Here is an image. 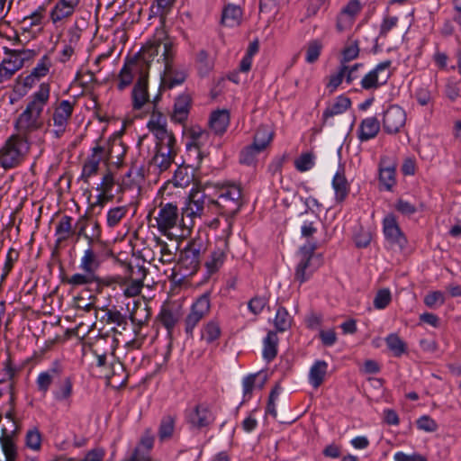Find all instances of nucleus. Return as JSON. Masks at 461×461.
Masks as SVG:
<instances>
[{
    "label": "nucleus",
    "mask_w": 461,
    "mask_h": 461,
    "mask_svg": "<svg viewBox=\"0 0 461 461\" xmlns=\"http://www.w3.org/2000/svg\"><path fill=\"white\" fill-rule=\"evenodd\" d=\"M63 371L64 369L60 362H53L50 367L38 375L36 379L38 391L45 395L50 385L62 376Z\"/></svg>",
    "instance_id": "6ab92c4d"
},
{
    "label": "nucleus",
    "mask_w": 461,
    "mask_h": 461,
    "mask_svg": "<svg viewBox=\"0 0 461 461\" xmlns=\"http://www.w3.org/2000/svg\"><path fill=\"white\" fill-rule=\"evenodd\" d=\"M50 86L49 83H41L39 89L31 96L25 110L14 122L16 134L28 139L30 135L43 126L41 113L50 99Z\"/></svg>",
    "instance_id": "f03ea898"
},
{
    "label": "nucleus",
    "mask_w": 461,
    "mask_h": 461,
    "mask_svg": "<svg viewBox=\"0 0 461 461\" xmlns=\"http://www.w3.org/2000/svg\"><path fill=\"white\" fill-rule=\"evenodd\" d=\"M156 139L155 149H170L177 151L176 140L172 131L167 129L153 134Z\"/></svg>",
    "instance_id": "58836bf2"
},
{
    "label": "nucleus",
    "mask_w": 461,
    "mask_h": 461,
    "mask_svg": "<svg viewBox=\"0 0 461 461\" xmlns=\"http://www.w3.org/2000/svg\"><path fill=\"white\" fill-rule=\"evenodd\" d=\"M274 324L276 330L280 332L285 331L291 327L292 317L287 310L284 307H279L274 320Z\"/></svg>",
    "instance_id": "8fccbe9b"
},
{
    "label": "nucleus",
    "mask_w": 461,
    "mask_h": 461,
    "mask_svg": "<svg viewBox=\"0 0 461 461\" xmlns=\"http://www.w3.org/2000/svg\"><path fill=\"white\" fill-rule=\"evenodd\" d=\"M180 307L171 304L163 305L158 316L161 324L170 333L181 318Z\"/></svg>",
    "instance_id": "b1692460"
},
{
    "label": "nucleus",
    "mask_w": 461,
    "mask_h": 461,
    "mask_svg": "<svg viewBox=\"0 0 461 461\" xmlns=\"http://www.w3.org/2000/svg\"><path fill=\"white\" fill-rule=\"evenodd\" d=\"M19 432V425L12 422L10 428L3 427L0 435L1 450L5 456V460L16 461L18 457V447L16 444Z\"/></svg>",
    "instance_id": "f8f14e48"
},
{
    "label": "nucleus",
    "mask_w": 461,
    "mask_h": 461,
    "mask_svg": "<svg viewBox=\"0 0 461 461\" xmlns=\"http://www.w3.org/2000/svg\"><path fill=\"white\" fill-rule=\"evenodd\" d=\"M159 100V95H158L152 100V113L149 121L148 122V129L152 134L159 132L167 129V122L166 118L162 113L157 110V103Z\"/></svg>",
    "instance_id": "473e14b6"
},
{
    "label": "nucleus",
    "mask_w": 461,
    "mask_h": 461,
    "mask_svg": "<svg viewBox=\"0 0 461 461\" xmlns=\"http://www.w3.org/2000/svg\"><path fill=\"white\" fill-rule=\"evenodd\" d=\"M76 7L65 0H59L50 12V19L53 23H57L66 18L70 17L75 13Z\"/></svg>",
    "instance_id": "c9c22d12"
},
{
    "label": "nucleus",
    "mask_w": 461,
    "mask_h": 461,
    "mask_svg": "<svg viewBox=\"0 0 461 461\" xmlns=\"http://www.w3.org/2000/svg\"><path fill=\"white\" fill-rule=\"evenodd\" d=\"M24 446L34 452H39L41 449L42 434L36 426L27 429L24 436Z\"/></svg>",
    "instance_id": "79ce46f5"
},
{
    "label": "nucleus",
    "mask_w": 461,
    "mask_h": 461,
    "mask_svg": "<svg viewBox=\"0 0 461 461\" xmlns=\"http://www.w3.org/2000/svg\"><path fill=\"white\" fill-rule=\"evenodd\" d=\"M123 269L124 276H107L104 281L105 285L118 284L121 286L125 285L123 294L126 297H134L140 294L144 285V280L149 273L145 267L146 261H120Z\"/></svg>",
    "instance_id": "7ed1b4c3"
},
{
    "label": "nucleus",
    "mask_w": 461,
    "mask_h": 461,
    "mask_svg": "<svg viewBox=\"0 0 461 461\" xmlns=\"http://www.w3.org/2000/svg\"><path fill=\"white\" fill-rule=\"evenodd\" d=\"M397 163L393 158L387 156L380 158L378 165L379 189L392 192L396 185Z\"/></svg>",
    "instance_id": "4468645a"
},
{
    "label": "nucleus",
    "mask_w": 461,
    "mask_h": 461,
    "mask_svg": "<svg viewBox=\"0 0 461 461\" xmlns=\"http://www.w3.org/2000/svg\"><path fill=\"white\" fill-rule=\"evenodd\" d=\"M132 67H140V73L148 72L147 65L144 62L143 59L140 56V51L132 58L129 62H126L122 68L119 75H118V85L117 88L120 91L124 90L127 86H129L133 80L132 75Z\"/></svg>",
    "instance_id": "a211bd4d"
},
{
    "label": "nucleus",
    "mask_w": 461,
    "mask_h": 461,
    "mask_svg": "<svg viewBox=\"0 0 461 461\" xmlns=\"http://www.w3.org/2000/svg\"><path fill=\"white\" fill-rule=\"evenodd\" d=\"M319 267L318 261H299L295 267V280L301 284L304 283Z\"/></svg>",
    "instance_id": "4c0bfd02"
},
{
    "label": "nucleus",
    "mask_w": 461,
    "mask_h": 461,
    "mask_svg": "<svg viewBox=\"0 0 461 461\" xmlns=\"http://www.w3.org/2000/svg\"><path fill=\"white\" fill-rule=\"evenodd\" d=\"M391 292L389 289L379 290L374 298V306L378 310L384 309L391 302Z\"/></svg>",
    "instance_id": "052dcab7"
},
{
    "label": "nucleus",
    "mask_w": 461,
    "mask_h": 461,
    "mask_svg": "<svg viewBox=\"0 0 461 461\" xmlns=\"http://www.w3.org/2000/svg\"><path fill=\"white\" fill-rule=\"evenodd\" d=\"M58 382V386L52 393L53 397L57 402L69 405L73 394L72 379L69 376H61Z\"/></svg>",
    "instance_id": "c85d7f7f"
},
{
    "label": "nucleus",
    "mask_w": 461,
    "mask_h": 461,
    "mask_svg": "<svg viewBox=\"0 0 461 461\" xmlns=\"http://www.w3.org/2000/svg\"><path fill=\"white\" fill-rule=\"evenodd\" d=\"M177 151L156 149L151 159V165L158 167L160 172L167 170L175 160Z\"/></svg>",
    "instance_id": "72a5a7b5"
},
{
    "label": "nucleus",
    "mask_w": 461,
    "mask_h": 461,
    "mask_svg": "<svg viewBox=\"0 0 461 461\" xmlns=\"http://www.w3.org/2000/svg\"><path fill=\"white\" fill-rule=\"evenodd\" d=\"M149 73L141 72L131 91L133 110H140L145 104H151L148 91Z\"/></svg>",
    "instance_id": "f3484780"
},
{
    "label": "nucleus",
    "mask_w": 461,
    "mask_h": 461,
    "mask_svg": "<svg viewBox=\"0 0 461 461\" xmlns=\"http://www.w3.org/2000/svg\"><path fill=\"white\" fill-rule=\"evenodd\" d=\"M176 0H156L151 7L150 11L154 15L165 17L170 11Z\"/></svg>",
    "instance_id": "5fc2aeb1"
},
{
    "label": "nucleus",
    "mask_w": 461,
    "mask_h": 461,
    "mask_svg": "<svg viewBox=\"0 0 461 461\" xmlns=\"http://www.w3.org/2000/svg\"><path fill=\"white\" fill-rule=\"evenodd\" d=\"M329 365L324 360H316L310 368L308 379L311 385L317 389L325 381Z\"/></svg>",
    "instance_id": "7c9ffc66"
},
{
    "label": "nucleus",
    "mask_w": 461,
    "mask_h": 461,
    "mask_svg": "<svg viewBox=\"0 0 461 461\" xmlns=\"http://www.w3.org/2000/svg\"><path fill=\"white\" fill-rule=\"evenodd\" d=\"M30 146L28 139L12 134L0 149V166L5 169L18 167L28 154Z\"/></svg>",
    "instance_id": "39448f33"
},
{
    "label": "nucleus",
    "mask_w": 461,
    "mask_h": 461,
    "mask_svg": "<svg viewBox=\"0 0 461 461\" xmlns=\"http://www.w3.org/2000/svg\"><path fill=\"white\" fill-rule=\"evenodd\" d=\"M51 59L49 55H43L36 67L32 70L31 74L25 77L23 85L26 87H32L36 81H39L41 77H45L51 67Z\"/></svg>",
    "instance_id": "5701e85b"
},
{
    "label": "nucleus",
    "mask_w": 461,
    "mask_h": 461,
    "mask_svg": "<svg viewBox=\"0 0 461 461\" xmlns=\"http://www.w3.org/2000/svg\"><path fill=\"white\" fill-rule=\"evenodd\" d=\"M140 56L146 63L147 68H149L155 58H158V64L163 65L161 73V86L163 88L171 89L185 80V73L174 67L176 47L168 37L148 41L140 50Z\"/></svg>",
    "instance_id": "f257e3e1"
},
{
    "label": "nucleus",
    "mask_w": 461,
    "mask_h": 461,
    "mask_svg": "<svg viewBox=\"0 0 461 461\" xmlns=\"http://www.w3.org/2000/svg\"><path fill=\"white\" fill-rule=\"evenodd\" d=\"M391 66L392 61L389 59L377 64L374 69L366 74L361 79V87L365 90H371L377 89L385 85L392 76Z\"/></svg>",
    "instance_id": "9b49d317"
},
{
    "label": "nucleus",
    "mask_w": 461,
    "mask_h": 461,
    "mask_svg": "<svg viewBox=\"0 0 461 461\" xmlns=\"http://www.w3.org/2000/svg\"><path fill=\"white\" fill-rule=\"evenodd\" d=\"M263 150L255 144L245 147L240 154V162L244 165L250 166L257 160L258 155Z\"/></svg>",
    "instance_id": "3c124183"
},
{
    "label": "nucleus",
    "mask_w": 461,
    "mask_h": 461,
    "mask_svg": "<svg viewBox=\"0 0 461 461\" xmlns=\"http://www.w3.org/2000/svg\"><path fill=\"white\" fill-rule=\"evenodd\" d=\"M213 201L214 199L206 194L203 189H192L188 195V203L182 209L181 224L192 229L194 219L202 216L205 205L213 208Z\"/></svg>",
    "instance_id": "423d86ee"
},
{
    "label": "nucleus",
    "mask_w": 461,
    "mask_h": 461,
    "mask_svg": "<svg viewBox=\"0 0 461 461\" xmlns=\"http://www.w3.org/2000/svg\"><path fill=\"white\" fill-rule=\"evenodd\" d=\"M72 217L68 215H63L60 218L55 230L57 245H60L63 241H66L75 234L76 230L72 228Z\"/></svg>",
    "instance_id": "2f4dec72"
},
{
    "label": "nucleus",
    "mask_w": 461,
    "mask_h": 461,
    "mask_svg": "<svg viewBox=\"0 0 461 461\" xmlns=\"http://www.w3.org/2000/svg\"><path fill=\"white\" fill-rule=\"evenodd\" d=\"M217 198L213 201V209L226 217L236 215L242 204V191L240 185L225 183L216 187Z\"/></svg>",
    "instance_id": "20e7f679"
},
{
    "label": "nucleus",
    "mask_w": 461,
    "mask_h": 461,
    "mask_svg": "<svg viewBox=\"0 0 461 461\" xmlns=\"http://www.w3.org/2000/svg\"><path fill=\"white\" fill-rule=\"evenodd\" d=\"M320 247L316 243L308 242L300 249L301 257L303 259H312V258H319L321 256V252L317 250Z\"/></svg>",
    "instance_id": "0e129e2a"
},
{
    "label": "nucleus",
    "mask_w": 461,
    "mask_h": 461,
    "mask_svg": "<svg viewBox=\"0 0 461 461\" xmlns=\"http://www.w3.org/2000/svg\"><path fill=\"white\" fill-rule=\"evenodd\" d=\"M105 280H106V277L101 279L98 276H92V275L85 274V273H77V274H74L73 276H71L68 279V283L72 285H83L93 284L95 282L103 283L105 285V283H104Z\"/></svg>",
    "instance_id": "09e8293b"
},
{
    "label": "nucleus",
    "mask_w": 461,
    "mask_h": 461,
    "mask_svg": "<svg viewBox=\"0 0 461 461\" xmlns=\"http://www.w3.org/2000/svg\"><path fill=\"white\" fill-rule=\"evenodd\" d=\"M322 43L319 40H313L308 42L306 46L305 60L309 64L315 63L321 55Z\"/></svg>",
    "instance_id": "603ef678"
},
{
    "label": "nucleus",
    "mask_w": 461,
    "mask_h": 461,
    "mask_svg": "<svg viewBox=\"0 0 461 461\" xmlns=\"http://www.w3.org/2000/svg\"><path fill=\"white\" fill-rule=\"evenodd\" d=\"M122 461H150V456L147 451L138 446Z\"/></svg>",
    "instance_id": "774afa93"
},
{
    "label": "nucleus",
    "mask_w": 461,
    "mask_h": 461,
    "mask_svg": "<svg viewBox=\"0 0 461 461\" xmlns=\"http://www.w3.org/2000/svg\"><path fill=\"white\" fill-rule=\"evenodd\" d=\"M230 123V113L227 110H218L212 113L210 127L215 134H222L226 131Z\"/></svg>",
    "instance_id": "f704fd0d"
},
{
    "label": "nucleus",
    "mask_w": 461,
    "mask_h": 461,
    "mask_svg": "<svg viewBox=\"0 0 461 461\" xmlns=\"http://www.w3.org/2000/svg\"><path fill=\"white\" fill-rule=\"evenodd\" d=\"M125 152L126 149L119 139H115L110 142L108 149L109 158H117L118 160H121Z\"/></svg>",
    "instance_id": "680f3d73"
},
{
    "label": "nucleus",
    "mask_w": 461,
    "mask_h": 461,
    "mask_svg": "<svg viewBox=\"0 0 461 461\" xmlns=\"http://www.w3.org/2000/svg\"><path fill=\"white\" fill-rule=\"evenodd\" d=\"M154 440L155 437L152 433V430L150 429H147L140 437V442L137 446L149 454L154 446Z\"/></svg>",
    "instance_id": "338daca9"
},
{
    "label": "nucleus",
    "mask_w": 461,
    "mask_h": 461,
    "mask_svg": "<svg viewBox=\"0 0 461 461\" xmlns=\"http://www.w3.org/2000/svg\"><path fill=\"white\" fill-rule=\"evenodd\" d=\"M215 420V410L207 402L198 403L186 411V421L192 429H208Z\"/></svg>",
    "instance_id": "0eeeda50"
},
{
    "label": "nucleus",
    "mask_w": 461,
    "mask_h": 461,
    "mask_svg": "<svg viewBox=\"0 0 461 461\" xmlns=\"http://www.w3.org/2000/svg\"><path fill=\"white\" fill-rule=\"evenodd\" d=\"M74 105L75 103L62 100L54 108L51 120L54 126L52 132L56 138H60L65 133L74 111Z\"/></svg>",
    "instance_id": "ddd939ff"
},
{
    "label": "nucleus",
    "mask_w": 461,
    "mask_h": 461,
    "mask_svg": "<svg viewBox=\"0 0 461 461\" xmlns=\"http://www.w3.org/2000/svg\"><path fill=\"white\" fill-rule=\"evenodd\" d=\"M424 303L429 308L443 305L445 303V295L441 291L429 292L424 297Z\"/></svg>",
    "instance_id": "13d9d810"
},
{
    "label": "nucleus",
    "mask_w": 461,
    "mask_h": 461,
    "mask_svg": "<svg viewBox=\"0 0 461 461\" xmlns=\"http://www.w3.org/2000/svg\"><path fill=\"white\" fill-rule=\"evenodd\" d=\"M242 10L240 6L228 5L221 14V24L228 27L238 26L241 22Z\"/></svg>",
    "instance_id": "e433bc0d"
},
{
    "label": "nucleus",
    "mask_w": 461,
    "mask_h": 461,
    "mask_svg": "<svg viewBox=\"0 0 461 461\" xmlns=\"http://www.w3.org/2000/svg\"><path fill=\"white\" fill-rule=\"evenodd\" d=\"M348 71V66L342 65L339 71L333 75L330 76L329 82L327 84V88L330 89V92H334L337 87L342 83L343 79L346 77V72Z\"/></svg>",
    "instance_id": "6e6d98bb"
},
{
    "label": "nucleus",
    "mask_w": 461,
    "mask_h": 461,
    "mask_svg": "<svg viewBox=\"0 0 461 461\" xmlns=\"http://www.w3.org/2000/svg\"><path fill=\"white\" fill-rule=\"evenodd\" d=\"M191 106V97L188 95H179L175 102L171 120L175 122L184 123L188 117Z\"/></svg>",
    "instance_id": "cd10ccee"
},
{
    "label": "nucleus",
    "mask_w": 461,
    "mask_h": 461,
    "mask_svg": "<svg viewBox=\"0 0 461 461\" xmlns=\"http://www.w3.org/2000/svg\"><path fill=\"white\" fill-rule=\"evenodd\" d=\"M76 230L77 235H84L89 240H98L101 236V227L97 221H89L86 217L80 218L77 224Z\"/></svg>",
    "instance_id": "c756f323"
},
{
    "label": "nucleus",
    "mask_w": 461,
    "mask_h": 461,
    "mask_svg": "<svg viewBox=\"0 0 461 461\" xmlns=\"http://www.w3.org/2000/svg\"><path fill=\"white\" fill-rule=\"evenodd\" d=\"M281 392L280 385L276 384L270 392L268 402L267 405L266 412L269 415H271L273 418L276 419L277 417V411L276 408V401L278 399V396Z\"/></svg>",
    "instance_id": "bf43d9fd"
},
{
    "label": "nucleus",
    "mask_w": 461,
    "mask_h": 461,
    "mask_svg": "<svg viewBox=\"0 0 461 461\" xmlns=\"http://www.w3.org/2000/svg\"><path fill=\"white\" fill-rule=\"evenodd\" d=\"M382 122L386 133L395 134L405 125L406 113L402 107L391 105L384 111Z\"/></svg>",
    "instance_id": "2eb2a0df"
},
{
    "label": "nucleus",
    "mask_w": 461,
    "mask_h": 461,
    "mask_svg": "<svg viewBox=\"0 0 461 461\" xmlns=\"http://www.w3.org/2000/svg\"><path fill=\"white\" fill-rule=\"evenodd\" d=\"M221 335L220 323L215 320L207 321L201 329V339L207 344L217 341Z\"/></svg>",
    "instance_id": "ea45409f"
},
{
    "label": "nucleus",
    "mask_w": 461,
    "mask_h": 461,
    "mask_svg": "<svg viewBox=\"0 0 461 461\" xmlns=\"http://www.w3.org/2000/svg\"><path fill=\"white\" fill-rule=\"evenodd\" d=\"M314 166V155L311 152H305L295 159L294 167L300 172L310 170Z\"/></svg>",
    "instance_id": "864d4df0"
},
{
    "label": "nucleus",
    "mask_w": 461,
    "mask_h": 461,
    "mask_svg": "<svg viewBox=\"0 0 461 461\" xmlns=\"http://www.w3.org/2000/svg\"><path fill=\"white\" fill-rule=\"evenodd\" d=\"M383 229L384 236L390 244L397 247L400 250H403L407 240L397 223L395 215L389 213L384 218Z\"/></svg>",
    "instance_id": "dca6fc26"
},
{
    "label": "nucleus",
    "mask_w": 461,
    "mask_h": 461,
    "mask_svg": "<svg viewBox=\"0 0 461 461\" xmlns=\"http://www.w3.org/2000/svg\"><path fill=\"white\" fill-rule=\"evenodd\" d=\"M45 13V7L39 6L30 15L23 17L21 22L22 28L24 31L41 32L46 20Z\"/></svg>",
    "instance_id": "393cba45"
},
{
    "label": "nucleus",
    "mask_w": 461,
    "mask_h": 461,
    "mask_svg": "<svg viewBox=\"0 0 461 461\" xmlns=\"http://www.w3.org/2000/svg\"><path fill=\"white\" fill-rule=\"evenodd\" d=\"M194 181V175L189 167L180 166L175 171L173 182L175 186L185 188Z\"/></svg>",
    "instance_id": "c03bdc74"
},
{
    "label": "nucleus",
    "mask_w": 461,
    "mask_h": 461,
    "mask_svg": "<svg viewBox=\"0 0 461 461\" xmlns=\"http://www.w3.org/2000/svg\"><path fill=\"white\" fill-rule=\"evenodd\" d=\"M388 349L394 357H401L407 351L406 343L396 334L391 333L385 338Z\"/></svg>",
    "instance_id": "a18cd8bd"
},
{
    "label": "nucleus",
    "mask_w": 461,
    "mask_h": 461,
    "mask_svg": "<svg viewBox=\"0 0 461 461\" xmlns=\"http://www.w3.org/2000/svg\"><path fill=\"white\" fill-rule=\"evenodd\" d=\"M155 221L158 230L163 235L169 234V231L180 226L183 230H190L181 224V218H179V210L174 203H163L159 204V211L158 215L155 217Z\"/></svg>",
    "instance_id": "6e6552de"
},
{
    "label": "nucleus",
    "mask_w": 461,
    "mask_h": 461,
    "mask_svg": "<svg viewBox=\"0 0 461 461\" xmlns=\"http://www.w3.org/2000/svg\"><path fill=\"white\" fill-rule=\"evenodd\" d=\"M198 265L199 261H176L170 278L176 283H181L197 271Z\"/></svg>",
    "instance_id": "4be33fe9"
},
{
    "label": "nucleus",
    "mask_w": 461,
    "mask_h": 461,
    "mask_svg": "<svg viewBox=\"0 0 461 461\" xmlns=\"http://www.w3.org/2000/svg\"><path fill=\"white\" fill-rule=\"evenodd\" d=\"M210 309L211 303L208 293L203 294L192 304L190 312L185 319V331L189 337H193L194 329L210 313Z\"/></svg>",
    "instance_id": "9d476101"
},
{
    "label": "nucleus",
    "mask_w": 461,
    "mask_h": 461,
    "mask_svg": "<svg viewBox=\"0 0 461 461\" xmlns=\"http://www.w3.org/2000/svg\"><path fill=\"white\" fill-rule=\"evenodd\" d=\"M380 131V122L376 117H368L359 124L357 137L360 141H367L376 137Z\"/></svg>",
    "instance_id": "a878e982"
},
{
    "label": "nucleus",
    "mask_w": 461,
    "mask_h": 461,
    "mask_svg": "<svg viewBox=\"0 0 461 461\" xmlns=\"http://www.w3.org/2000/svg\"><path fill=\"white\" fill-rule=\"evenodd\" d=\"M104 152V148L100 145L92 149V154L86 160L82 169L81 179L85 183H88L89 178L97 174Z\"/></svg>",
    "instance_id": "412c9836"
},
{
    "label": "nucleus",
    "mask_w": 461,
    "mask_h": 461,
    "mask_svg": "<svg viewBox=\"0 0 461 461\" xmlns=\"http://www.w3.org/2000/svg\"><path fill=\"white\" fill-rule=\"evenodd\" d=\"M272 137L273 133L268 127L261 125L255 133L253 144L264 150L270 143Z\"/></svg>",
    "instance_id": "de8ad7c7"
},
{
    "label": "nucleus",
    "mask_w": 461,
    "mask_h": 461,
    "mask_svg": "<svg viewBox=\"0 0 461 461\" xmlns=\"http://www.w3.org/2000/svg\"><path fill=\"white\" fill-rule=\"evenodd\" d=\"M361 9L362 5L358 0H349L340 12L356 20Z\"/></svg>",
    "instance_id": "69168bd1"
},
{
    "label": "nucleus",
    "mask_w": 461,
    "mask_h": 461,
    "mask_svg": "<svg viewBox=\"0 0 461 461\" xmlns=\"http://www.w3.org/2000/svg\"><path fill=\"white\" fill-rule=\"evenodd\" d=\"M129 212L128 205H121L111 208L107 212L106 223L110 228L117 226L124 219Z\"/></svg>",
    "instance_id": "49530a36"
},
{
    "label": "nucleus",
    "mask_w": 461,
    "mask_h": 461,
    "mask_svg": "<svg viewBox=\"0 0 461 461\" xmlns=\"http://www.w3.org/2000/svg\"><path fill=\"white\" fill-rule=\"evenodd\" d=\"M196 61L199 66V71L203 74H207L213 67V62L210 59L206 50H201L197 53Z\"/></svg>",
    "instance_id": "4d7b16f0"
},
{
    "label": "nucleus",
    "mask_w": 461,
    "mask_h": 461,
    "mask_svg": "<svg viewBox=\"0 0 461 461\" xmlns=\"http://www.w3.org/2000/svg\"><path fill=\"white\" fill-rule=\"evenodd\" d=\"M415 99L421 106H427L433 103L432 94L427 87L418 88L415 92Z\"/></svg>",
    "instance_id": "e2e57ef3"
},
{
    "label": "nucleus",
    "mask_w": 461,
    "mask_h": 461,
    "mask_svg": "<svg viewBox=\"0 0 461 461\" xmlns=\"http://www.w3.org/2000/svg\"><path fill=\"white\" fill-rule=\"evenodd\" d=\"M332 187L335 191L336 202L338 203H343L350 191V185L345 176L343 168H339L333 176Z\"/></svg>",
    "instance_id": "bb28decb"
},
{
    "label": "nucleus",
    "mask_w": 461,
    "mask_h": 461,
    "mask_svg": "<svg viewBox=\"0 0 461 461\" xmlns=\"http://www.w3.org/2000/svg\"><path fill=\"white\" fill-rule=\"evenodd\" d=\"M29 50H17L5 48V54L7 57L0 62V84L10 80L23 67L24 60L29 58Z\"/></svg>",
    "instance_id": "1a4fd4ad"
},
{
    "label": "nucleus",
    "mask_w": 461,
    "mask_h": 461,
    "mask_svg": "<svg viewBox=\"0 0 461 461\" xmlns=\"http://www.w3.org/2000/svg\"><path fill=\"white\" fill-rule=\"evenodd\" d=\"M351 106V100L344 95L337 96L333 102L329 103L321 116V125H331L330 121L334 116L344 113Z\"/></svg>",
    "instance_id": "aec40b11"
},
{
    "label": "nucleus",
    "mask_w": 461,
    "mask_h": 461,
    "mask_svg": "<svg viewBox=\"0 0 461 461\" xmlns=\"http://www.w3.org/2000/svg\"><path fill=\"white\" fill-rule=\"evenodd\" d=\"M176 427V417L173 415L164 416L159 423L158 435L160 441H167L172 438Z\"/></svg>",
    "instance_id": "a19ab883"
},
{
    "label": "nucleus",
    "mask_w": 461,
    "mask_h": 461,
    "mask_svg": "<svg viewBox=\"0 0 461 461\" xmlns=\"http://www.w3.org/2000/svg\"><path fill=\"white\" fill-rule=\"evenodd\" d=\"M277 336L274 331H269L264 339L263 357L267 361H272L277 354Z\"/></svg>",
    "instance_id": "37998d69"
}]
</instances>
